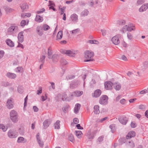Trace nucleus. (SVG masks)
Returning a JSON list of instances; mask_svg holds the SVG:
<instances>
[{"label": "nucleus", "instance_id": "obj_1", "mask_svg": "<svg viewBox=\"0 0 148 148\" xmlns=\"http://www.w3.org/2000/svg\"><path fill=\"white\" fill-rule=\"evenodd\" d=\"M94 55V53L91 51L87 50L84 53V56L86 59L84 60V62L92 61Z\"/></svg>", "mask_w": 148, "mask_h": 148}, {"label": "nucleus", "instance_id": "obj_2", "mask_svg": "<svg viewBox=\"0 0 148 148\" xmlns=\"http://www.w3.org/2000/svg\"><path fill=\"white\" fill-rule=\"evenodd\" d=\"M10 118L14 123H17L18 120V114L16 111L12 110L10 112Z\"/></svg>", "mask_w": 148, "mask_h": 148}, {"label": "nucleus", "instance_id": "obj_3", "mask_svg": "<svg viewBox=\"0 0 148 148\" xmlns=\"http://www.w3.org/2000/svg\"><path fill=\"white\" fill-rule=\"evenodd\" d=\"M18 31V27L16 26L13 25L8 28L7 32L8 34L13 35L16 33Z\"/></svg>", "mask_w": 148, "mask_h": 148}, {"label": "nucleus", "instance_id": "obj_4", "mask_svg": "<svg viewBox=\"0 0 148 148\" xmlns=\"http://www.w3.org/2000/svg\"><path fill=\"white\" fill-rule=\"evenodd\" d=\"M8 137L10 138H15L18 136V133L12 130H9L7 133Z\"/></svg>", "mask_w": 148, "mask_h": 148}, {"label": "nucleus", "instance_id": "obj_5", "mask_svg": "<svg viewBox=\"0 0 148 148\" xmlns=\"http://www.w3.org/2000/svg\"><path fill=\"white\" fill-rule=\"evenodd\" d=\"M121 37V36L120 34H118L113 37L111 39L112 43L116 45H118L120 42L119 38Z\"/></svg>", "mask_w": 148, "mask_h": 148}, {"label": "nucleus", "instance_id": "obj_6", "mask_svg": "<svg viewBox=\"0 0 148 148\" xmlns=\"http://www.w3.org/2000/svg\"><path fill=\"white\" fill-rule=\"evenodd\" d=\"M108 97L106 95H103L100 98L99 100V103L103 105H106L108 103Z\"/></svg>", "mask_w": 148, "mask_h": 148}, {"label": "nucleus", "instance_id": "obj_7", "mask_svg": "<svg viewBox=\"0 0 148 148\" xmlns=\"http://www.w3.org/2000/svg\"><path fill=\"white\" fill-rule=\"evenodd\" d=\"M52 50L51 47H49L48 49L47 55L48 58L49 59H52L53 61L55 60L54 58L55 57H56L57 59L58 58V56L56 54H54L52 56Z\"/></svg>", "mask_w": 148, "mask_h": 148}, {"label": "nucleus", "instance_id": "obj_8", "mask_svg": "<svg viewBox=\"0 0 148 148\" xmlns=\"http://www.w3.org/2000/svg\"><path fill=\"white\" fill-rule=\"evenodd\" d=\"M6 106L8 109H12L14 107L13 99L12 98H10L8 99L6 103Z\"/></svg>", "mask_w": 148, "mask_h": 148}, {"label": "nucleus", "instance_id": "obj_9", "mask_svg": "<svg viewBox=\"0 0 148 148\" xmlns=\"http://www.w3.org/2000/svg\"><path fill=\"white\" fill-rule=\"evenodd\" d=\"M112 83L111 82H107L105 83V88L107 90H111L112 89Z\"/></svg>", "mask_w": 148, "mask_h": 148}, {"label": "nucleus", "instance_id": "obj_10", "mask_svg": "<svg viewBox=\"0 0 148 148\" xmlns=\"http://www.w3.org/2000/svg\"><path fill=\"white\" fill-rule=\"evenodd\" d=\"M96 134V132L94 131L91 132L88 131L86 133V135L89 139H92L94 138Z\"/></svg>", "mask_w": 148, "mask_h": 148}, {"label": "nucleus", "instance_id": "obj_11", "mask_svg": "<svg viewBox=\"0 0 148 148\" xmlns=\"http://www.w3.org/2000/svg\"><path fill=\"white\" fill-rule=\"evenodd\" d=\"M83 94L82 91H76L70 94V96L71 97H79Z\"/></svg>", "mask_w": 148, "mask_h": 148}, {"label": "nucleus", "instance_id": "obj_12", "mask_svg": "<svg viewBox=\"0 0 148 148\" xmlns=\"http://www.w3.org/2000/svg\"><path fill=\"white\" fill-rule=\"evenodd\" d=\"M70 19L73 23H76L78 20V15L75 14H71L70 16Z\"/></svg>", "mask_w": 148, "mask_h": 148}, {"label": "nucleus", "instance_id": "obj_13", "mask_svg": "<svg viewBox=\"0 0 148 148\" xmlns=\"http://www.w3.org/2000/svg\"><path fill=\"white\" fill-rule=\"evenodd\" d=\"M120 122L123 125H125L127 122V120L126 117L121 116L119 118Z\"/></svg>", "mask_w": 148, "mask_h": 148}, {"label": "nucleus", "instance_id": "obj_14", "mask_svg": "<svg viewBox=\"0 0 148 148\" xmlns=\"http://www.w3.org/2000/svg\"><path fill=\"white\" fill-rule=\"evenodd\" d=\"M24 32H21L19 33L18 35V42L22 43L24 40V36L23 34Z\"/></svg>", "mask_w": 148, "mask_h": 148}, {"label": "nucleus", "instance_id": "obj_15", "mask_svg": "<svg viewBox=\"0 0 148 148\" xmlns=\"http://www.w3.org/2000/svg\"><path fill=\"white\" fill-rule=\"evenodd\" d=\"M36 31L37 34L39 36H41L43 35V29L41 26H38L36 28Z\"/></svg>", "mask_w": 148, "mask_h": 148}, {"label": "nucleus", "instance_id": "obj_16", "mask_svg": "<svg viewBox=\"0 0 148 148\" xmlns=\"http://www.w3.org/2000/svg\"><path fill=\"white\" fill-rule=\"evenodd\" d=\"M81 107V105L79 103H76L74 109V112L75 114L78 113Z\"/></svg>", "mask_w": 148, "mask_h": 148}, {"label": "nucleus", "instance_id": "obj_17", "mask_svg": "<svg viewBox=\"0 0 148 148\" xmlns=\"http://www.w3.org/2000/svg\"><path fill=\"white\" fill-rule=\"evenodd\" d=\"M148 8V3L142 5L139 9L140 12H143L146 10Z\"/></svg>", "mask_w": 148, "mask_h": 148}, {"label": "nucleus", "instance_id": "obj_18", "mask_svg": "<svg viewBox=\"0 0 148 148\" xmlns=\"http://www.w3.org/2000/svg\"><path fill=\"white\" fill-rule=\"evenodd\" d=\"M136 29L135 26L132 24L127 25V31L131 32L132 31H135Z\"/></svg>", "mask_w": 148, "mask_h": 148}, {"label": "nucleus", "instance_id": "obj_19", "mask_svg": "<svg viewBox=\"0 0 148 148\" xmlns=\"http://www.w3.org/2000/svg\"><path fill=\"white\" fill-rule=\"evenodd\" d=\"M101 93V90L100 89H97L94 92L93 97H99Z\"/></svg>", "mask_w": 148, "mask_h": 148}, {"label": "nucleus", "instance_id": "obj_20", "mask_svg": "<svg viewBox=\"0 0 148 148\" xmlns=\"http://www.w3.org/2000/svg\"><path fill=\"white\" fill-rule=\"evenodd\" d=\"M135 136V132L134 131H132L129 132L126 136V138L129 139L134 137Z\"/></svg>", "mask_w": 148, "mask_h": 148}, {"label": "nucleus", "instance_id": "obj_21", "mask_svg": "<svg viewBox=\"0 0 148 148\" xmlns=\"http://www.w3.org/2000/svg\"><path fill=\"white\" fill-rule=\"evenodd\" d=\"M79 84V82L78 81L72 82L70 85V87L72 88H75Z\"/></svg>", "mask_w": 148, "mask_h": 148}, {"label": "nucleus", "instance_id": "obj_22", "mask_svg": "<svg viewBox=\"0 0 148 148\" xmlns=\"http://www.w3.org/2000/svg\"><path fill=\"white\" fill-rule=\"evenodd\" d=\"M36 138L40 146V147H42L44 145L43 142L40 140L38 134L36 135Z\"/></svg>", "mask_w": 148, "mask_h": 148}, {"label": "nucleus", "instance_id": "obj_23", "mask_svg": "<svg viewBox=\"0 0 148 148\" xmlns=\"http://www.w3.org/2000/svg\"><path fill=\"white\" fill-rule=\"evenodd\" d=\"M6 76L12 79H14L16 77V75L15 73L10 72L8 73Z\"/></svg>", "mask_w": 148, "mask_h": 148}, {"label": "nucleus", "instance_id": "obj_24", "mask_svg": "<svg viewBox=\"0 0 148 148\" xmlns=\"http://www.w3.org/2000/svg\"><path fill=\"white\" fill-rule=\"evenodd\" d=\"M27 141V140L25 139L23 137L20 136L18 137L17 141L18 143H25Z\"/></svg>", "mask_w": 148, "mask_h": 148}, {"label": "nucleus", "instance_id": "obj_25", "mask_svg": "<svg viewBox=\"0 0 148 148\" xmlns=\"http://www.w3.org/2000/svg\"><path fill=\"white\" fill-rule=\"evenodd\" d=\"M6 42L7 45L10 47H13L14 46V43L9 39H7Z\"/></svg>", "mask_w": 148, "mask_h": 148}, {"label": "nucleus", "instance_id": "obj_26", "mask_svg": "<svg viewBox=\"0 0 148 148\" xmlns=\"http://www.w3.org/2000/svg\"><path fill=\"white\" fill-rule=\"evenodd\" d=\"M35 21L38 23H40L43 21V17L37 15L35 18Z\"/></svg>", "mask_w": 148, "mask_h": 148}, {"label": "nucleus", "instance_id": "obj_27", "mask_svg": "<svg viewBox=\"0 0 148 148\" xmlns=\"http://www.w3.org/2000/svg\"><path fill=\"white\" fill-rule=\"evenodd\" d=\"M66 55L71 57H74L75 56V51L73 50H67Z\"/></svg>", "mask_w": 148, "mask_h": 148}, {"label": "nucleus", "instance_id": "obj_28", "mask_svg": "<svg viewBox=\"0 0 148 148\" xmlns=\"http://www.w3.org/2000/svg\"><path fill=\"white\" fill-rule=\"evenodd\" d=\"M20 7L23 11L26 9H27L28 8V5L26 3H23L20 5Z\"/></svg>", "mask_w": 148, "mask_h": 148}, {"label": "nucleus", "instance_id": "obj_29", "mask_svg": "<svg viewBox=\"0 0 148 148\" xmlns=\"http://www.w3.org/2000/svg\"><path fill=\"white\" fill-rule=\"evenodd\" d=\"M115 89L116 90H119L121 88V84L119 83H115L113 84Z\"/></svg>", "mask_w": 148, "mask_h": 148}, {"label": "nucleus", "instance_id": "obj_30", "mask_svg": "<svg viewBox=\"0 0 148 148\" xmlns=\"http://www.w3.org/2000/svg\"><path fill=\"white\" fill-rule=\"evenodd\" d=\"M94 112L95 114H99L100 113V111L99 110V107L97 105L95 106H94Z\"/></svg>", "mask_w": 148, "mask_h": 148}, {"label": "nucleus", "instance_id": "obj_31", "mask_svg": "<svg viewBox=\"0 0 148 148\" xmlns=\"http://www.w3.org/2000/svg\"><path fill=\"white\" fill-rule=\"evenodd\" d=\"M50 124V121L48 119L45 120L43 123V124L45 127H47Z\"/></svg>", "mask_w": 148, "mask_h": 148}, {"label": "nucleus", "instance_id": "obj_32", "mask_svg": "<svg viewBox=\"0 0 148 148\" xmlns=\"http://www.w3.org/2000/svg\"><path fill=\"white\" fill-rule=\"evenodd\" d=\"M89 13L88 11L86 9H85L81 13V15L82 16H87Z\"/></svg>", "mask_w": 148, "mask_h": 148}, {"label": "nucleus", "instance_id": "obj_33", "mask_svg": "<svg viewBox=\"0 0 148 148\" xmlns=\"http://www.w3.org/2000/svg\"><path fill=\"white\" fill-rule=\"evenodd\" d=\"M63 36V32L62 31H60L58 32L57 36V39H61Z\"/></svg>", "mask_w": 148, "mask_h": 148}, {"label": "nucleus", "instance_id": "obj_34", "mask_svg": "<svg viewBox=\"0 0 148 148\" xmlns=\"http://www.w3.org/2000/svg\"><path fill=\"white\" fill-rule=\"evenodd\" d=\"M111 129V131L112 133L114 132L116 130L115 125V124H112L110 125L109 127Z\"/></svg>", "mask_w": 148, "mask_h": 148}, {"label": "nucleus", "instance_id": "obj_35", "mask_svg": "<svg viewBox=\"0 0 148 148\" xmlns=\"http://www.w3.org/2000/svg\"><path fill=\"white\" fill-rule=\"evenodd\" d=\"M60 121H57L54 124V126L55 129H58L60 128Z\"/></svg>", "mask_w": 148, "mask_h": 148}, {"label": "nucleus", "instance_id": "obj_36", "mask_svg": "<svg viewBox=\"0 0 148 148\" xmlns=\"http://www.w3.org/2000/svg\"><path fill=\"white\" fill-rule=\"evenodd\" d=\"M15 71L17 73H21L23 71V69L22 67H19L16 68Z\"/></svg>", "mask_w": 148, "mask_h": 148}, {"label": "nucleus", "instance_id": "obj_37", "mask_svg": "<svg viewBox=\"0 0 148 148\" xmlns=\"http://www.w3.org/2000/svg\"><path fill=\"white\" fill-rule=\"evenodd\" d=\"M4 9L6 12L7 13L11 12L14 11L13 9L8 7H5L4 8Z\"/></svg>", "mask_w": 148, "mask_h": 148}, {"label": "nucleus", "instance_id": "obj_38", "mask_svg": "<svg viewBox=\"0 0 148 148\" xmlns=\"http://www.w3.org/2000/svg\"><path fill=\"white\" fill-rule=\"evenodd\" d=\"M42 29L44 31H47L49 30L50 28V27L49 26L46 24H43L42 26Z\"/></svg>", "mask_w": 148, "mask_h": 148}, {"label": "nucleus", "instance_id": "obj_39", "mask_svg": "<svg viewBox=\"0 0 148 148\" xmlns=\"http://www.w3.org/2000/svg\"><path fill=\"white\" fill-rule=\"evenodd\" d=\"M82 134L81 131H76L75 135L78 138H80L81 137V135Z\"/></svg>", "mask_w": 148, "mask_h": 148}, {"label": "nucleus", "instance_id": "obj_40", "mask_svg": "<svg viewBox=\"0 0 148 148\" xmlns=\"http://www.w3.org/2000/svg\"><path fill=\"white\" fill-rule=\"evenodd\" d=\"M0 129H2L3 132H5L7 130L8 127L3 124H0Z\"/></svg>", "mask_w": 148, "mask_h": 148}, {"label": "nucleus", "instance_id": "obj_41", "mask_svg": "<svg viewBox=\"0 0 148 148\" xmlns=\"http://www.w3.org/2000/svg\"><path fill=\"white\" fill-rule=\"evenodd\" d=\"M68 138L70 141L72 142H73L74 141V136L71 134H70L68 135Z\"/></svg>", "mask_w": 148, "mask_h": 148}, {"label": "nucleus", "instance_id": "obj_42", "mask_svg": "<svg viewBox=\"0 0 148 148\" xmlns=\"http://www.w3.org/2000/svg\"><path fill=\"white\" fill-rule=\"evenodd\" d=\"M60 62L61 64L62 65H66L67 64V62L64 59L62 58L61 59Z\"/></svg>", "mask_w": 148, "mask_h": 148}, {"label": "nucleus", "instance_id": "obj_43", "mask_svg": "<svg viewBox=\"0 0 148 148\" xmlns=\"http://www.w3.org/2000/svg\"><path fill=\"white\" fill-rule=\"evenodd\" d=\"M88 42L90 44H96L99 43V42L96 40H89L88 41Z\"/></svg>", "mask_w": 148, "mask_h": 148}, {"label": "nucleus", "instance_id": "obj_44", "mask_svg": "<svg viewBox=\"0 0 148 148\" xmlns=\"http://www.w3.org/2000/svg\"><path fill=\"white\" fill-rule=\"evenodd\" d=\"M121 31L123 33H125L127 31V25L124 26L121 30Z\"/></svg>", "mask_w": 148, "mask_h": 148}, {"label": "nucleus", "instance_id": "obj_45", "mask_svg": "<svg viewBox=\"0 0 148 148\" xmlns=\"http://www.w3.org/2000/svg\"><path fill=\"white\" fill-rule=\"evenodd\" d=\"M17 91L19 93L21 94L23 91V87L22 86H19L17 88Z\"/></svg>", "mask_w": 148, "mask_h": 148}, {"label": "nucleus", "instance_id": "obj_46", "mask_svg": "<svg viewBox=\"0 0 148 148\" xmlns=\"http://www.w3.org/2000/svg\"><path fill=\"white\" fill-rule=\"evenodd\" d=\"M61 7V6H60L59 7V8L60 10H61V14L62 15V14H64V12L65 11V10L66 9V7H63L62 8H60V7Z\"/></svg>", "mask_w": 148, "mask_h": 148}, {"label": "nucleus", "instance_id": "obj_47", "mask_svg": "<svg viewBox=\"0 0 148 148\" xmlns=\"http://www.w3.org/2000/svg\"><path fill=\"white\" fill-rule=\"evenodd\" d=\"M45 55L41 56L40 60V62H41L43 64L45 62Z\"/></svg>", "mask_w": 148, "mask_h": 148}, {"label": "nucleus", "instance_id": "obj_48", "mask_svg": "<svg viewBox=\"0 0 148 148\" xmlns=\"http://www.w3.org/2000/svg\"><path fill=\"white\" fill-rule=\"evenodd\" d=\"M75 77V76L74 75H70L67 76L66 79L67 80H69L74 79Z\"/></svg>", "mask_w": 148, "mask_h": 148}, {"label": "nucleus", "instance_id": "obj_49", "mask_svg": "<svg viewBox=\"0 0 148 148\" xmlns=\"http://www.w3.org/2000/svg\"><path fill=\"white\" fill-rule=\"evenodd\" d=\"M24 130L22 128H20L18 130V132L21 135H23L24 133Z\"/></svg>", "mask_w": 148, "mask_h": 148}, {"label": "nucleus", "instance_id": "obj_50", "mask_svg": "<svg viewBox=\"0 0 148 148\" xmlns=\"http://www.w3.org/2000/svg\"><path fill=\"white\" fill-rule=\"evenodd\" d=\"M62 99L63 101L69 100L68 98L66 97V95L65 94H63L62 98Z\"/></svg>", "mask_w": 148, "mask_h": 148}, {"label": "nucleus", "instance_id": "obj_51", "mask_svg": "<svg viewBox=\"0 0 148 148\" xmlns=\"http://www.w3.org/2000/svg\"><path fill=\"white\" fill-rule=\"evenodd\" d=\"M144 0H138L136 4L137 5H140L144 3Z\"/></svg>", "mask_w": 148, "mask_h": 148}, {"label": "nucleus", "instance_id": "obj_52", "mask_svg": "<svg viewBox=\"0 0 148 148\" xmlns=\"http://www.w3.org/2000/svg\"><path fill=\"white\" fill-rule=\"evenodd\" d=\"M26 24V21L25 20H22L20 23L22 27L24 26Z\"/></svg>", "mask_w": 148, "mask_h": 148}, {"label": "nucleus", "instance_id": "obj_53", "mask_svg": "<svg viewBox=\"0 0 148 148\" xmlns=\"http://www.w3.org/2000/svg\"><path fill=\"white\" fill-rule=\"evenodd\" d=\"M69 107L68 106H65L62 108V110L65 113L68 110Z\"/></svg>", "mask_w": 148, "mask_h": 148}, {"label": "nucleus", "instance_id": "obj_54", "mask_svg": "<svg viewBox=\"0 0 148 148\" xmlns=\"http://www.w3.org/2000/svg\"><path fill=\"white\" fill-rule=\"evenodd\" d=\"M118 23L119 25H123L125 24V21L124 20H119L118 21Z\"/></svg>", "mask_w": 148, "mask_h": 148}, {"label": "nucleus", "instance_id": "obj_55", "mask_svg": "<svg viewBox=\"0 0 148 148\" xmlns=\"http://www.w3.org/2000/svg\"><path fill=\"white\" fill-rule=\"evenodd\" d=\"M148 93L147 90L146 89H145L140 91V94H144L146 93Z\"/></svg>", "mask_w": 148, "mask_h": 148}, {"label": "nucleus", "instance_id": "obj_56", "mask_svg": "<svg viewBox=\"0 0 148 148\" xmlns=\"http://www.w3.org/2000/svg\"><path fill=\"white\" fill-rule=\"evenodd\" d=\"M127 37L130 40H131L132 38V36L131 34L130 33H127Z\"/></svg>", "mask_w": 148, "mask_h": 148}, {"label": "nucleus", "instance_id": "obj_57", "mask_svg": "<svg viewBox=\"0 0 148 148\" xmlns=\"http://www.w3.org/2000/svg\"><path fill=\"white\" fill-rule=\"evenodd\" d=\"M129 145L131 147H134L135 145L134 143L132 141H130L128 142Z\"/></svg>", "mask_w": 148, "mask_h": 148}, {"label": "nucleus", "instance_id": "obj_58", "mask_svg": "<svg viewBox=\"0 0 148 148\" xmlns=\"http://www.w3.org/2000/svg\"><path fill=\"white\" fill-rule=\"evenodd\" d=\"M120 103L122 104H125L126 103V100L124 99H122L120 100Z\"/></svg>", "mask_w": 148, "mask_h": 148}, {"label": "nucleus", "instance_id": "obj_59", "mask_svg": "<svg viewBox=\"0 0 148 148\" xmlns=\"http://www.w3.org/2000/svg\"><path fill=\"white\" fill-rule=\"evenodd\" d=\"M42 88L41 87H39V89L37 90V94L39 95L42 92Z\"/></svg>", "mask_w": 148, "mask_h": 148}, {"label": "nucleus", "instance_id": "obj_60", "mask_svg": "<svg viewBox=\"0 0 148 148\" xmlns=\"http://www.w3.org/2000/svg\"><path fill=\"white\" fill-rule=\"evenodd\" d=\"M45 10L44 8H42L40 10L38 11L37 12V13L38 14H40L41 13H43V12H44Z\"/></svg>", "mask_w": 148, "mask_h": 148}, {"label": "nucleus", "instance_id": "obj_61", "mask_svg": "<svg viewBox=\"0 0 148 148\" xmlns=\"http://www.w3.org/2000/svg\"><path fill=\"white\" fill-rule=\"evenodd\" d=\"M79 120L77 118H74L73 119V122L75 124H77L78 123H79Z\"/></svg>", "mask_w": 148, "mask_h": 148}, {"label": "nucleus", "instance_id": "obj_62", "mask_svg": "<svg viewBox=\"0 0 148 148\" xmlns=\"http://www.w3.org/2000/svg\"><path fill=\"white\" fill-rule=\"evenodd\" d=\"M78 31V29H76L74 30H72V31H71V33L73 34H76L77 31Z\"/></svg>", "mask_w": 148, "mask_h": 148}, {"label": "nucleus", "instance_id": "obj_63", "mask_svg": "<svg viewBox=\"0 0 148 148\" xmlns=\"http://www.w3.org/2000/svg\"><path fill=\"white\" fill-rule=\"evenodd\" d=\"M4 54V51L1 50L0 51V59L2 58Z\"/></svg>", "mask_w": 148, "mask_h": 148}, {"label": "nucleus", "instance_id": "obj_64", "mask_svg": "<svg viewBox=\"0 0 148 148\" xmlns=\"http://www.w3.org/2000/svg\"><path fill=\"white\" fill-rule=\"evenodd\" d=\"M48 6H55V5L53 1H49Z\"/></svg>", "mask_w": 148, "mask_h": 148}]
</instances>
